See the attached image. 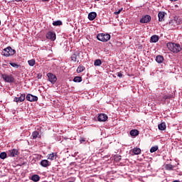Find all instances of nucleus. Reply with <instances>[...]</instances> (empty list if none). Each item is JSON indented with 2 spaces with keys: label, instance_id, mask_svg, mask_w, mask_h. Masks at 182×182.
I'll return each instance as SVG.
<instances>
[{
  "label": "nucleus",
  "instance_id": "nucleus-25",
  "mask_svg": "<svg viewBox=\"0 0 182 182\" xmlns=\"http://www.w3.org/2000/svg\"><path fill=\"white\" fill-rule=\"evenodd\" d=\"M73 82L75 83H80V82H82V77L77 76L74 77Z\"/></svg>",
  "mask_w": 182,
  "mask_h": 182
},
{
  "label": "nucleus",
  "instance_id": "nucleus-23",
  "mask_svg": "<svg viewBox=\"0 0 182 182\" xmlns=\"http://www.w3.org/2000/svg\"><path fill=\"white\" fill-rule=\"evenodd\" d=\"M77 55H79V53H74L71 55V60H73V62H76V60H77Z\"/></svg>",
  "mask_w": 182,
  "mask_h": 182
},
{
  "label": "nucleus",
  "instance_id": "nucleus-30",
  "mask_svg": "<svg viewBox=\"0 0 182 182\" xmlns=\"http://www.w3.org/2000/svg\"><path fill=\"white\" fill-rule=\"evenodd\" d=\"M28 63L29 66H35L36 61H35V60L31 59L28 61Z\"/></svg>",
  "mask_w": 182,
  "mask_h": 182
},
{
  "label": "nucleus",
  "instance_id": "nucleus-2",
  "mask_svg": "<svg viewBox=\"0 0 182 182\" xmlns=\"http://www.w3.org/2000/svg\"><path fill=\"white\" fill-rule=\"evenodd\" d=\"M15 50L12 49L11 47H7L6 48H4L2 51L3 56H12L13 55H15Z\"/></svg>",
  "mask_w": 182,
  "mask_h": 182
},
{
  "label": "nucleus",
  "instance_id": "nucleus-4",
  "mask_svg": "<svg viewBox=\"0 0 182 182\" xmlns=\"http://www.w3.org/2000/svg\"><path fill=\"white\" fill-rule=\"evenodd\" d=\"M98 41L101 42H107L110 41V35L109 34H105V33H100L97 36Z\"/></svg>",
  "mask_w": 182,
  "mask_h": 182
},
{
  "label": "nucleus",
  "instance_id": "nucleus-41",
  "mask_svg": "<svg viewBox=\"0 0 182 182\" xmlns=\"http://www.w3.org/2000/svg\"><path fill=\"white\" fill-rule=\"evenodd\" d=\"M0 25H1V21H0Z\"/></svg>",
  "mask_w": 182,
  "mask_h": 182
},
{
  "label": "nucleus",
  "instance_id": "nucleus-36",
  "mask_svg": "<svg viewBox=\"0 0 182 182\" xmlns=\"http://www.w3.org/2000/svg\"><path fill=\"white\" fill-rule=\"evenodd\" d=\"M117 76L118 77H123V74L122 73H118Z\"/></svg>",
  "mask_w": 182,
  "mask_h": 182
},
{
  "label": "nucleus",
  "instance_id": "nucleus-24",
  "mask_svg": "<svg viewBox=\"0 0 182 182\" xmlns=\"http://www.w3.org/2000/svg\"><path fill=\"white\" fill-rule=\"evenodd\" d=\"M48 160H56V155L54 153L50 154L48 157Z\"/></svg>",
  "mask_w": 182,
  "mask_h": 182
},
{
  "label": "nucleus",
  "instance_id": "nucleus-9",
  "mask_svg": "<svg viewBox=\"0 0 182 182\" xmlns=\"http://www.w3.org/2000/svg\"><path fill=\"white\" fill-rule=\"evenodd\" d=\"M26 100L28 102H38V97L31 94H28L26 97Z\"/></svg>",
  "mask_w": 182,
  "mask_h": 182
},
{
  "label": "nucleus",
  "instance_id": "nucleus-33",
  "mask_svg": "<svg viewBox=\"0 0 182 182\" xmlns=\"http://www.w3.org/2000/svg\"><path fill=\"white\" fill-rule=\"evenodd\" d=\"M166 170H173V165H171V164H167V165L166 166Z\"/></svg>",
  "mask_w": 182,
  "mask_h": 182
},
{
  "label": "nucleus",
  "instance_id": "nucleus-20",
  "mask_svg": "<svg viewBox=\"0 0 182 182\" xmlns=\"http://www.w3.org/2000/svg\"><path fill=\"white\" fill-rule=\"evenodd\" d=\"M166 123L162 122L158 125V129L159 130H166Z\"/></svg>",
  "mask_w": 182,
  "mask_h": 182
},
{
  "label": "nucleus",
  "instance_id": "nucleus-27",
  "mask_svg": "<svg viewBox=\"0 0 182 182\" xmlns=\"http://www.w3.org/2000/svg\"><path fill=\"white\" fill-rule=\"evenodd\" d=\"M94 65L95 66H100V65H102V60L100 59L95 60L94 62Z\"/></svg>",
  "mask_w": 182,
  "mask_h": 182
},
{
  "label": "nucleus",
  "instance_id": "nucleus-11",
  "mask_svg": "<svg viewBox=\"0 0 182 182\" xmlns=\"http://www.w3.org/2000/svg\"><path fill=\"white\" fill-rule=\"evenodd\" d=\"M98 122H106L109 117L106 114H100L97 117Z\"/></svg>",
  "mask_w": 182,
  "mask_h": 182
},
{
  "label": "nucleus",
  "instance_id": "nucleus-32",
  "mask_svg": "<svg viewBox=\"0 0 182 182\" xmlns=\"http://www.w3.org/2000/svg\"><path fill=\"white\" fill-rule=\"evenodd\" d=\"M9 65H11V66H12L13 68H16V69H18V68H19V65L15 63H10Z\"/></svg>",
  "mask_w": 182,
  "mask_h": 182
},
{
  "label": "nucleus",
  "instance_id": "nucleus-7",
  "mask_svg": "<svg viewBox=\"0 0 182 182\" xmlns=\"http://www.w3.org/2000/svg\"><path fill=\"white\" fill-rule=\"evenodd\" d=\"M49 82L54 85V83H56V80H58V78L56 77V75H53V73H48L47 74Z\"/></svg>",
  "mask_w": 182,
  "mask_h": 182
},
{
  "label": "nucleus",
  "instance_id": "nucleus-21",
  "mask_svg": "<svg viewBox=\"0 0 182 182\" xmlns=\"http://www.w3.org/2000/svg\"><path fill=\"white\" fill-rule=\"evenodd\" d=\"M31 180L32 181L37 182V181H39V180H41V177L38 175L36 174L31 177Z\"/></svg>",
  "mask_w": 182,
  "mask_h": 182
},
{
  "label": "nucleus",
  "instance_id": "nucleus-34",
  "mask_svg": "<svg viewBox=\"0 0 182 182\" xmlns=\"http://www.w3.org/2000/svg\"><path fill=\"white\" fill-rule=\"evenodd\" d=\"M122 11H123V9H119L118 11H115L114 15H119V14H120V12H122Z\"/></svg>",
  "mask_w": 182,
  "mask_h": 182
},
{
  "label": "nucleus",
  "instance_id": "nucleus-6",
  "mask_svg": "<svg viewBox=\"0 0 182 182\" xmlns=\"http://www.w3.org/2000/svg\"><path fill=\"white\" fill-rule=\"evenodd\" d=\"M46 38L48 39H50V41H52V42L56 41V33L53 31H49L46 35Z\"/></svg>",
  "mask_w": 182,
  "mask_h": 182
},
{
  "label": "nucleus",
  "instance_id": "nucleus-5",
  "mask_svg": "<svg viewBox=\"0 0 182 182\" xmlns=\"http://www.w3.org/2000/svg\"><path fill=\"white\" fill-rule=\"evenodd\" d=\"M9 157H17L19 156V151L16 149H13L7 152Z\"/></svg>",
  "mask_w": 182,
  "mask_h": 182
},
{
  "label": "nucleus",
  "instance_id": "nucleus-39",
  "mask_svg": "<svg viewBox=\"0 0 182 182\" xmlns=\"http://www.w3.org/2000/svg\"><path fill=\"white\" fill-rule=\"evenodd\" d=\"M49 0H42L43 2H47Z\"/></svg>",
  "mask_w": 182,
  "mask_h": 182
},
{
  "label": "nucleus",
  "instance_id": "nucleus-18",
  "mask_svg": "<svg viewBox=\"0 0 182 182\" xmlns=\"http://www.w3.org/2000/svg\"><path fill=\"white\" fill-rule=\"evenodd\" d=\"M132 153H134V154H136V155H139L140 154V153H141V149H140V148H134L132 149Z\"/></svg>",
  "mask_w": 182,
  "mask_h": 182
},
{
  "label": "nucleus",
  "instance_id": "nucleus-40",
  "mask_svg": "<svg viewBox=\"0 0 182 182\" xmlns=\"http://www.w3.org/2000/svg\"><path fill=\"white\" fill-rule=\"evenodd\" d=\"M95 1H100V0H95Z\"/></svg>",
  "mask_w": 182,
  "mask_h": 182
},
{
  "label": "nucleus",
  "instance_id": "nucleus-12",
  "mask_svg": "<svg viewBox=\"0 0 182 182\" xmlns=\"http://www.w3.org/2000/svg\"><path fill=\"white\" fill-rule=\"evenodd\" d=\"M40 165L42 167H49V166H50V162H49V161H48L46 159H43L41 161Z\"/></svg>",
  "mask_w": 182,
  "mask_h": 182
},
{
  "label": "nucleus",
  "instance_id": "nucleus-15",
  "mask_svg": "<svg viewBox=\"0 0 182 182\" xmlns=\"http://www.w3.org/2000/svg\"><path fill=\"white\" fill-rule=\"evenodd\" d=\"M32 137L33 139H41V134H39V132L38 131H34L33 133H32Z\"/></svg>",
  "mask_w": 182,
  "mask_h": 182
},
{
  "label": "nucleus",
  "instance_id": "nucleus-29",
  "mask_svg": "<svg viewBox=\"0 0 182 182\" xmlns=\"http://www.w3.org/2000/svg\"><path fill=\"white\" fill-rule=\"evenodd\" d=\"M53 26H60L62 25L61 21H56L53 23Z\"/></svg>",
  "mask_w": 182,
  "mask_h": 182
},
{
  "label": "nucleus",
  "instance_id": "nucleus-10",
  "mask_svg": "<svg viewBox=\"0 0 182 182\" xmlns=\"http://www.w3.org/2000/svg\"><path fill=\"white\" fill-rule=\"evenodd\" d=\"M151 21V16L149 15H146L145 16L142 17L140 20L141 23H149Z\"/></svg>",
  "mask_w": 182,
  "mask_h": 182
},
{
  "label": "nucleus",
  "instance_id": "nucleus-13",
  "mask_svg": "<svg viewBox=\"0 0 182 182\" xmlns=\"http://www.w3.org/2000/svg\"><path fill=\"white\" fill-rule=\"evenodd\" d=\"M165 16H166V12L159 11V14H158L159 21V22H163V21H164V17Z\"/></svg>",
  "mask_w": 182,
  "mask_h": 182
},
{
  "label": "nucleus",
  "instance_id": "nucleus-19",
  "mask_svg": "<svg viewBox=\"0 0 182 182\" xmlns=\"http://www.w3.org/2000/svg\"><path fill=\"white\" fill-rule=\"evenodd\" d=\"M166 26L168 29H174L175 28L173 21H169V23L166 24Z\"/></svg>",
  "mask_w": 182,
  "mask_h": 182
},
{
  "label": "nucleus",
  "instance_id": "nucleus-26",
  "mask_svg": "<svg viewBox=\"0 0 182 182\" xmlns=\"http://www.w3.org/2000/svg\"><path fill=\"white\" fill-rule=\"evenodd\" d=\"M83 70H85V67L82 65H80L77 68V73H82V72H83Z\"/></svg>",
  "mask_w": 182,
  "mask_h": 182
},
{
  "label": "nucleus",
  "instance_id": "nucleus-37",
  "mask_svg": "<svg viewBox=\"0 0 182 182\" xmlns=\"http://www.w3.org/2000/svg\"><path fill=\"white\" fill-rule=\"evenodd\" d=\"M80 143H83V141H85V139L82 138L80 140Z\"/></svg>",
  "mask_w": 182,
  "mask_h": 182
},
{
  "label": "nucleus",
  "instance_id": "nucleus-28",
  "mask_svg": "<svg viewBox=\"0 0 182 182\" xmlns=\"http://www.w3.org/2000/svg\"><path fill=\"white\" fill-rule=\"evenodd\" d=\"M6 156H8V154L6 152H1L0 154V159H1V160H5V159H6Z\"/></svg>",
  "mask_w": 182,
  "mask_h": 182
},
{
  "label": "nucleus",
  "instance_id": "nucleus-22",
  "mask_svg": "<svg viewBox=\"0 0 182 182\" xmlns=\"http://www.w3.org/2000/svg\"><path fill=\"white\" fill-rule=\"evenodd\" d=\"M151 41H152L154 43L159 42V37L156 35L152 36L151 37Z\"/></svg>",
  "mask_w": 182,
  "mask_h": 182
},
{
  "label": "nucleus",
  "instance_id": "nucleus-17",
  "mask_svg": "<svg viewBox=\"0 0 182 182\" xmlns=\"http://www.w3.org/2000/svg\"><path fill=\"white\" fill-rule=\"evenodd\" d=\"M129 134L134 137H136V136H139V130L132 129L129 132Z\"/></svg>",
  "mask_w": 182,
  "mask_h": 182
},
{
  "label": "nucleus",
  "instance_id": "nucleus-31",
  "mask_svg": "<svg viewBox=\"0 0 182 182\" xmlns=\"http://www.w3.org/2000/svg\"><path fill=\"white\" fill-rule=\"evenodd\" d=\"M159 150V146H152L150 149L151 153H155V151H157Z\"/></svg>",
  "mask_w": 182,
  "mask_h": 182
},
{
  "label": "nucleus",
  "instance_id": "nucleus-8",
  "mask_svg": "<svg viewBox=\"0 0 182 182\" xmlns=\"http://www.w3.org/2000/svg\"><path fill=\"white\" fill-rule=\"evenodd\" d=\"M25 101V94H21L19 97H16L14 99V102L16 103H22Z\"/></svg>",
  "mask_w": 182,
  "mask_h": 182
},
{
  "label": "nucleus",
  "instance_id": "nucleus-1",
  "mask_svg": "<svg viewBox=\"0 0 182 182\" xmlns=\"http://www.w3.org/2000/svg\"><path fill=\"white\" fill-rule=\"evenodd\" d=\"M168 49L173 52V53H178V52L181 51V46L180 44L174 43H168L166 44Z\"/></svg>",
  "mask_w": 182,
  "mask_h": 182
},
{
  "label": "nucleus",
  "instance_id": "nucleus-3",
  "mask_svg": "<svg viewBox=\"0 0 182 182\" xmlns=\"http://www.w3.org/2000/svg\"><path fill=\"white\" fill-rule=\"evenodd\" d=\"M1 76L6 83H14L15 82V78L12 75L3 74Z\"/></svg>",
  "mask_w": 182,
  "mask_h": 182
},
{
  "label": "nucleus",
  "instance_id": "nucleus-38",
  "mask_svg": "<svg viewBox=\"0 0 182 182\" xmlns=\"http://www.w3.org/2000/svg\"><path fill=\"white\" fill-rule=\"evenodd\" d=\"M171 2H176V1H178V0H170Z\"/></svg>",
  "mask_w": 182,
  "mask_h": 182
},
{
  "label": "nucleus",
  "instance_id": "nucleus-35",
  "mask_svg": "<svg viewBox=\"0 0 182 182\" xmlns=\"http://www.w3.org/2000/svg\"><path fill=\"white\" fill-rule=\"evenodd\" d=\"M163 99H164V100H167V99H170V96H169V95H164V96L163 97Z\"/></svg>",
  "mask_w": 182,
  "mask_h": 182
},
{
  "label": "nucleus",
  "instance_id": "nucleus-16",
  "mask_svg": "<svg viewBox=\"0 0 182 182\" xmlns=\"http://www.w3.org/2000/svg\"><path fill=\"white\" fill-rule=\"evenodd\" d=\"M156 61L157 63H163L164 61V57H163V55H157L156 58Z\"/></svg>",
  "mask_w": 182,
  "mask_h": 182
},
{
  "label": "nucleus",
  "instance_id": "nucleus-14",
  "mask_svg": "<svg viewBox=\"0 0 182 182\" xmlns=\"http://www.w3.org/2000/svg\"><path fill=\"white\" fill-rule=\"evenodd\" d=\"M96 16H97V14H96V12H91L88 14V19L90 21H95Z\"/></svg>",
  "mask_w": 182,
  "mask_h": 182
}]
</instances>
